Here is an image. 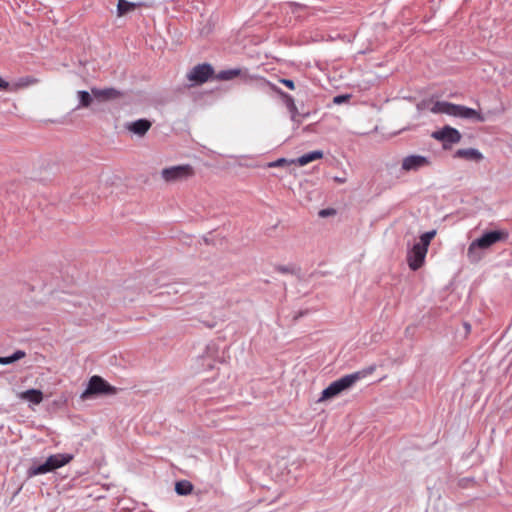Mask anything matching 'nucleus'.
Here are the masks:
<instances>
[{
  "label": "nucleus",
  "mask_w": 512,
  "mask_h": 512,
  "mask_svg": "<svg viewBox=\"0 0 512 512\" xmlns=\"http://www.w3.org/2000/svg\"><path fill=\"white\" fill-rule=\"evenodd\" d=\"M374 370H375V367H369L362 371H357L355 373L345 375V376L341 377L340 379L332 382L327 388H325L322 391L321 396L318 399V402H324L331 398L336 397L343 391L352 387L357 381L372 374L374 372Z\"/></svg>",
  "instance_id": "f257e3e1"
},
{
  "label": "nucleus",
  "mask_w": 512,
  "mask_h": 512,
  "mask_svg": "<svg viewBox=\"0 0 512 512\" xmlns=\"http://www.w3.org/2000/svg\"><path fill=\"white\" fill-rule=\"evenodd\" d=\"M429 110L434 114H447L464 119H475L479 122L485 121V117L478 111L463 105L453 104L447 101L432 102Z\"/></svg>",
  "instance_id": "f03ea898"
},
{
  "label": "nucleus",
  "mask_w": 512,
  "mask_h": 512,
  "mask_svg": "<svg viewBox=\"0 0 512 512\" xmlns=\"http://www.w3.org/2000/svg\"><path fill=\"white\" fill-rule=\"evenodd\" d=\"M509 233L506 230H494L484 233L481 237L471 242L468 247L467 255L472 262L480 259L477 253L479 249H488L498 242H504L508 239Z\"/></svg>",
  "instance_id": "7ed1b4c3"
},
{
  "label": "nucleus",
  "mask_w": 512,
  "mask_h": 512,
  "mask_svg": "<svg viewBox=\"0 0 512 512\" xmlns=\"http://www.w3.org/2000/svg\"><path fill=\"white\" fill-rule=\"evenodd\" d=\"M436 230L428 231L420 236V241L415 243L407 254L409 268L413 271L422 267L428 252L431 240L435 237Z\"/></svg>",
  "instance_id": "20e7f679"
},
{
  "label": "nucleus",
  "mask_w": 512,
  "mask_h": 512,
  "mask_svg": "<svg viewBox=\"0 0 512 512\" xmlns=\"http://www.w3.org/2000/svg\"><path fill=\"white\" fill-rule=\"evenodd\" d=\"M73 459L71 454H54L49 456L46 461L40 465L32 466L28 469V476L33 477L52 472L68 464Z\"/></svg>",
  "instance_id": "39448f33"
},
{
  "label": "nucleus",
  "mask_w": 512,
  "mask_h": 512,
  "mask_svg": "<svg viewBox=\"0 0 512 512\" xmlns=\"http://www.w3.org/2000/svg\"><path fill=\"white\" fill-rule=\"evenodd\" d=\"M195 175L194 168L189 164L176 165L163 168L160 172L161 179L168 184L186 181Z\"/></svg>",
  "instance_id": "423d86ee"
},
{
  "label": "nucleus",
  "mask_w": 512,
  "mask_h": 512,
  "mask_svg": "<svg viewBox=\"0 0 512 512\" xmlns=\"http://www.w3.org/2000/svg\"><path fill=\"white\" fill-rule=\"evenodd\" d=\"M115 388L109 385L100 376H92L87 384L86 389L81 393L82 400H88L95 395L100 394H114Z\"/></svg>",
  "instance_id": "0eeeda50"
},
{
  "label": "nucleus",
  "mask_w": 512,
  "mask_h": 512,
  "mask_svg": "<svg viewBox=\"0 0 512 512\" xmlns=\"http://www.w3.org/2000/svg\"><path fill=\"white\" fill-rule=\"evenodd\" d=\"M432 138L443 143V148L448 149L452 144H457L461 141V133L451 126H444L438 131L432 133Z\"/></svg>",
  "instance_id": "6e6552de"
},
{
  "label": "nucleus",
  "mask_w": 512,
  "mask_h": 512,
  "mask_svg": "<svg viewBox=\"0 0 512 512\" xmlns=\"http://www.w3.org/2000/svg\"><path fill=\"white\" fill-rule=\"evenodd\" d=\"M213 69L208 64L195 66L188 74V79L195 83L201 84L206 82L212 75Z\"/></svg>",
  "instance_id": "1a4fd4ad"
},
{
  "label": "nucleus",
  "mask_w": 512,
  "mask_h": 512,
  "mask_svg": "<svg viewBox=\"0 0 512 512\" xmlns=\"http://www.w3.org/2000/svg\"><path fill=\"white\" fill-rule=\"evenodd\" d=\"M152 123L147 119H139L125 124V129L130 133L143 137L151 128Z\"/></svg>",
  "instance_id": "9d476101"
},
{
  "label": "nucleus",
  "mask_w": 512,
  "mask_h": 512,
  "mask_svg": "<svg viewBox=\"0 0 512 512\" xmlns=\"http://www.w3.org/2000/svg\"><path fill=\"white\" fill-rule=\"evenodd\" d=\"M430 164L428 158L420 155H410L403 159L402 169L405 171L418 170Z\"/></svg>",
  "instance_id": "9b49d317"
},
{
  "label": "nucleus",
  "mask_w": 512,
  "mask_h": 512,
  "mask_svg": "<svg viewBox=\"0 0 512 512\" xmlns=\"http://www.w3.org/2000/svg\"><path fill=\"white\" fill-rule=\"evenodd\" d=\"M92 95L99 102H106L118 99L121 96V92L115 88H92Z\"/></svg>",
  "instance_id": "f8f14e48"
},
{
  "label": "nucleus",
  "mask_w": 512,
  "mask_h": 512,
  "mask_svg": "<svg viewBox=\"0 0 512 512\" xmlns=\"http://www.w3.org/2000/svg\"><path fill=\"white\" fill-rule=\"evenodd\" d=\"M16 396L19 399L28 402L30 406L39 405L44 398L42 391L38 389H29L26 391L18 392Z\"/></svg>",
  "instance_id": "ddd939ff"
},
{
  "label": "nucleus",
  "mask_w": 512,
  "mask_h": 512,
  "mask_svg": "<svg viewBox=\"0 0 512 512\" xmlns=\"http://www.w3.org/2000/svg\"><path fill=\"white\" fill-rule=\"evenodd\" d=\"M455 157L476 162L481 161L483 159L482 153L474 148L459 149L456 151Z\"/></svg>",
  "instance_id": "4468645a"
},
{
  "label": "nucleus",
  "mask_w": 512,
  "mask_h": 512,
  "mask_svg": "<svg viewBox=\"0 0 512 512\" xmlns=\"http://www.w3.org/2000/svg\"><path fill=\"white\" fill-rule=\"evenodd\" d=\"M239 78L241 82H247L250 76L246 69L234 68L226 69V81Z\"/></svg>",
  "instance_id": "2eb2a0df"
},
{
  "label": "nucleus",
  "mask_w": 512,
  "mask_h": 512,
  "mask_svg": "<svg viewBox=\"0 0 512 512\" xmlns=\"http://www.w3.org/2000/svg\"><path fill=\"white\" fill-rule=\"evenodd\" d=\"M323 157V152L322 151H312V152H309V153H306L304 155H302L301 157H299L295 162L299 165V166H305L315 160H319Z\"/></svg>",
  "instance_id": "dca6fc26"
},
{
  "label": "nucleus",
  "mask_w": 512,
  "mask_h": 512,
  "mask_svg": "<svg viewBox=\"0 0 512 512\" xmlns=\"http://www.w3.org/2000/svg\"><path fill=\"white\" fill-rule=\"evenodd\" d=\"M77 97L79 99V104L76 107L77 109L88 108L91 105L93 99H95L92 95V91L88 92L85 90L77 91Z\"/></svg>",
  "instance_id": "f3484780"
},
{
  "label": "nucleus",
  "mask_w": 512,
  "mask_h": 512,
  "mask_svg": "<svg viewBox=\"0 0 512 512\" xmlns=\"http://www.w3.org/2000/svg\"><path fill=\"white\" fill-rule=\"evenodd\" d=\"M136 8V4L126 0H118L117 15L122 17Z\"/></svg>",
  "instance_id": "a211bd4d"
},
{
  "label": "nucleus",
  "mask_w": 512,
  "mask_h": 512,
  "mask_svg": "<svg viewBox=\"0 0 512 512\" xmlns=\"http://www.w3.org/2000/svg\"><path fill=\"white\" fill-rule=\"evenodd\" d=\"M26 353L22 350H17L12 355L7 357H0V364L9 365L16 361H19L25 357Z\"/></svg>",
  "instance_id": "6ab92c4d"
},
{
  "label": "nucleus",
  "mask_w": 512,
  "mask_h": 512,
  "mask_svg": "<svg viewBox=\"0 0 512 512\" xmlns=\"http://www.w3.org/2000/svg\"><path fill=\"white\" fill-rule=\"evenodd\" d=\"M282 96L284 98L287 108L291 113L292 120H296V117L298 115V109L296 107L293 97L285 93H282Z\"/></svg>",
  "instance_id": "aec40b11"
},
{
  "label": "nucleus",
  "mask_w": 512,
  "mask_h": 512,
  "mask_svg": "<svg viewBox=\"0 0 512 512\" xmlns=\"http://www.w3.org/2000/svg\"><path fill=\"white\" fill-rule=\"evenodd\" d=\"M175 491L179 495H187L192 491V485L188 481H179L175 485Z\"/></svg>",
  "instance_id": "412c9836"
},
{
  "label": "nucleus",
  "mask_w": 512,
  "mask_h": 512,
  "mask_svg": "<svg viewBox=\"0 0 512 512\" xmlns=\"http://www.w3.org/2000/svg\"><path fill=\"white\" fill-rule=\"evenodd\" d=\"M34 83V80L30 78H21L17 80L16 82H13L11 85V91L16 92L19 89L25 88L29 86L30 84Z\"/></svg>",
  "instance_id": "4be33fe9"
},
{
  "label": "nucleus",
  "mask_w": 512,
  "mask_h": 512,
  "mask_svg": "<svg viewBox=\"0 0 512 512\" xmlns=\"http://www.w3.org/2000/svg\"><path fill=\"white\" fill-rule=\"evenodd\" d=\"M291 163H295L294 160L292 161H288L287 159L285 158H280V159H277L276 161H273V162H270L268 163V167L270 168H274V167H284V166H288L290 165Z\"/></svg>",
  "instance_id": "5701e85b"
},
{
  "label": "nucleus",
  "mask_w": 512,
  "mask_h": 512,
  "mask_svg": "<svg viewBox=\"0 0 512 512\" xmlns=\"http://www.w3.org/2000/svg\"><path fill=\"white\" fill-rule=\"evenodd\" d=\"M202 360V358H198L196 359L195 363H193L191 365V369L195 372V373H198L200 372L204 367H209V368H213V364L208 362L207 364H200L199 362Z\"/></svg>",
  "instance_id": "b1692460"
},
{
  "label": "nucleus",
  "mask_w": 512,
  "mask_h": 512,
  "mask_svg": "<svg viewBox=\"0 0 512 512\" xmlns=\"http://www.w3.org/2000/svg\"><path fill=\"white\" fill-rule=\"evenodd\" d=\"M12 83L7 82L3 78H0V90H9L11 91Z\"/></svg>",
  "instance_id": "393cba45"
},
{
  "label": "nucleus",
  "mask_w": 512,
  "mask_h": 512,
  "mask_svg": "<svg viewBox=\"0 0 512 512\" xmlns=\"http://www.w3.org/2000/svg\"><path fill=\"white\" fill-rule=\"evenodd\" d=\"M280 82L283 83L286 87H288L291 90L295 89V84L290 79H281Z\"/></svg>",
  "instance_id": "a878e982"
},
{
  "label": "nucleus",
  "mask_w": 512,
  "mask_h": 512,
  "mask_svg": "<svg viewBox=\"0 0 512 512\" xmlns=\"http://www.w3.org/2000/svg\"><path fill=\"white\" fill-rule=\"evenodd\" d=\"M348 98H349V96H348V95H340V96H336V97L334 98V102H335V103H337V104H340V103H342V102L346 101Z\"/></svg>",
  "instance_id": "bb28decb"
},
{
  "label": "nucleus",
  "mask_w": 512,
  "mask_h": 512,
  "mask_svg": "<svg viewBox=\"0 0 512 512\" xmlns=\"http://www.w3.org/2000/svg\"><path fill=\"white\" fill-rule=\"evenodd\" d=\"M277 270L281 273H287L289 272V269L287 267H284V266H281V267H278Z\"/></svg>",
  "instance_id": "cd10ccee"
},
{
  "label": "nucleus",
  "mask_w": 512,
  "mask_h": 512,
  "mask_svg": "<svg viewBox=\"0 0 512 512\" xmlns=\"http://www.w3.org/2000/svg\"><path fill=\"white\" fill-rule=\"evenodd\" d=\"M335 181L338 182V183H344L345 182V179H342V178H335Z\"/></svg>",
  "instance_id": "c85d7f7f"
},
{
  "label": "nucleus",
  "mask_w": 512,
  "mask_h": 512,
  "mask_svg": "<svg viewBox=\"0 0 512 512\" xmlns=\"http://www.w3.org/2000/svg\"><path fill=\"white\" fill-rule=\"evenodd\" d=\"M320 215H321V216L328 215V212H327L326 210H322V211L320 212Z\"/></svg>",
  "instance_id": "c756f323"
}]
</instances>
